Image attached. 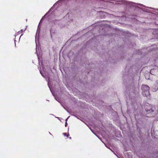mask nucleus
<instances>
[{"mask_svg":"<svg viewBox=\"0 0 158 158\" xmlns=\"http://www.w3.org/2000/svg\"><path fill=\"white\" fill-rule=\"evenodd\" d=\"M145 109L146 111V117H152V113H153L155 111V107L148 103L145 106Z\"/></svg>","mask_w":158,"mask_h":158,"instance_id":"obj_1","label":"nucleus"},{"mask_svg":"<svg viewBox=\"0 0 158 158\" xmlns=\"http://www.w3.org/2000/svg\"><path fill=\"white\" fill-rule=\"evenodd\" d=\"M142 94L144 96L147 97L149 94V87L147 85H143L141 87Z\"/></svg>","mask_w":158,"mask_h":158,"instance_id":"obj_2","label":"nucleus"},{"mask_svg":"<svg viewBox=\"0 0 158 158\" xmlns=\"http://www.w3.org/2000/svg\"><path fill=\"white\" fill-rule=\"evenodd\" d=\"M150 72L152 74L158 76V68L151 69Z\"/></svg>","mask_w":158,"mask_h":158,"instance_id":"obj_3","label":"nucleus"},{"mask_svg":"<svg viewBox=\"0 0 158 158\" xmlns=\"http://www.w3.org/2000/svg\"><path fill=\"white\" fill-rule=\"evenodd\" d=\"M154 84L155 86V89H158V80L156 81Z\"/></svg>","mask_w":158,"mask_h":158,"instance_id":"obj_4","label":"nucleus"},{"mask_svg":"<svg viewBox=\"0 0 158 158\" xmlns=\"http://www.w3.org/2000/svg\"><path fill=\"white\" fill-rule=\"evenodd\" d=\"M63 134L64 136H66L67 137H68V136H69V134L68 135H67V134L65 133H63Z\"/></svg>","mask_w":158,"mask_h":158,"instance_id":"obj_5","label":"nucleus"},{"mask_svg":"<svg viewBox=\"0 0 158 158\" xmlns=\"http://www.w3.org/2000/svg\"><path fill=\"white\" fill-rule=\"evenodd\" d=\"M25 30H23V29L21 30V31H22V32H23Z\"/></svg>","mask_w":158,"mask_h":158,"instance_id":"obj_6","label":"nucleus"},{"mask_svg":"<svg viewBox=\"0 0 158 158\" xmlns=\"http://www.w3.org/2000/svg\"><path fill=\"white\" fill-rule=\"evenodd\" d=\"M66 125H67V124H65V126H66Z\"/></svg>","mask_w":158,"mask_h":158,"instance_id":"obj_7","label":"nucleus"},{"mask_svg":"<svg viewBox=\"0 0 158 158\" xmlns=\"http://www.w3.org/2000/svg\"><path fill=\"white\" fill-rule=\"evenodd\" d=\"M66 125H67V124H65V126H66Z\"/></svg>","mask_w":158,"mask_h":158,"instance_id":"obj_8","label":"nucleus"},{"mask_svg":"<svg viewBox=\"0 0 158 158\" xmlns=\"http://www.w3.org/2000/svg\"><path fill=\"white\" fill-rule=\"evenodd\" d=\"M22 35H21L20 36V37H21V36H22Z\"/></svg>","mask_w":158,"mask_h":158,"instance_id":"obj_9","label":"nucleus"}]
</instances>
